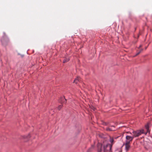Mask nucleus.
Returning <instances> with one entry per match:
<instances>
[{"label": "nucleus", "instance_id": "1", "mask_svg": "<svg viewBox=\"0 0 152 152\" xmlns=\"http://www.w3.org/2000/svg\"><path fill=\"white\" fill-rule=\"evenodd\" d=\"M112 147V145L109 143L103 145L99 143L97 145V151L98 152H107L109 150V152H111Z\"/></svg>", "mask_w": 152, "mask_h": 152}, {"label": "nucleus", "instance_id": "2", "mask_svg": "<svg viewBox=\"0 0 152 152\" xmlns=\"http://www.w3.org/2000/svg\"><path fill=\"white\" fill-rule=\"evenodd\" d=\"M144 129H142L136 131H133L132 133L130 132L129 133L132 134H133V136L134 138V137H138L142 134H144Z\"/></svg>", "mask_w": 152, "mask_h": 152}, {"label": "nucleus", "instance_id": "3", "mask_svg": "<svg viewBox=\"0 0 152 152\" xmlns=\"http://www.w3.org/2000/svg\"><path fill=\"white\" fill-rule=\"evenodd\" d=\"M106 129L107 131H114L115 130V126L113 125H110L109 127H106Z\"/></svg>", "mask_w": 152, "mask_h": 152}, {"label": "nucleus", "instance_id": "4", "mask_svg": "<svg viewBox=\"0 0 152 152\" xmlns=\"http://www.w3.org/2000/svg\"><path fill=\"white\" fill-rule=\"evenodd\" d=\"M130 144L129 142H125V143L123 144V145H125V150L126 151H128L130 148Z\"/></svg>", "mask_w": 152, "mask_h": 152}, {"label": "nucleus", "instance_id": "5", "mask_svg": "<svg viewBox=\"0 0 152 152\" xmlns=\"http://www.w3.org/2000/svg\"><path fill=\"white\" fill-rule=\"evenodd\" d=\"M134 138L133 136H130L129 135H127L126 136V142H129L130 143L131 141H132Z\"/></svg>", "mask_w": 152, "mask_h": 152}, {"label": "nucleus", "instance_id": "6", "mask_svg": "<svg viewBox=\"0 0 152 152\" xmlns=\"http://www.w3.org/2000/svg\"><path fill=\"white\" fill-rule=\"evenodd\" d=\"M145 127L147 130V132L145 133V134H146L147 133H149L150 131L149 129V126L148 124H147L145 126Z\"/></svg>", "mask_w": 152, "mask_h": 152}, {"label": "nucleus", "instance_id": "7", "mask_svg": "<svg viewBox=\"0 0 152 152\" xmlns=\"http://www.w3.org/2000/svg\"><path fill=\"white\" fill-rule=\"evenodd\" d=\"M23 139H28L30 137V136L29 134H28V135H25L22 136Z\"/></svg>", "mask_w": 152, "mask_h": 152}, {"label": "nucleus", "instance_id": "8", "mask_svg": "<svg viewBox=\"0 0 152 152\" xmlns=\"http://www.w3.org/2000/svg\"><path fill=\"white\" fill-rule=\"evenodd\" d=\"M79 78L77 77L74 80L73 83H77V82L79 81Z\"/></svg>", "mask_w": 152, "mask_h": 152}, {"label": "nucleus", "instance_id": "9", "mask_svg": "<svg viewBox=\"0 0 152 152\" xmlns=\"http://www.w3.org/2000/svg\"><path fill=\"white\" fill-rule=\"evenodd\" d=\"M69 59L68 58H65L63 61V63H64L66 62H67L69 61Z\"/></svg>", "mask_w": 152, "mask_h": 152}, {"label": "nucleus", "instance_id": "10", "mask_svg": "<svg viewBox=\"0 0 152 152\" xmlns=\"http://www.w3.org/2000/svg\"><path fill=\"white\" fill-rule=\"evenodd\" d=\"M110 141L112 144H112H113V142H114V140L113 139V138L110 137Z\"/></svg>", "mask_w": 152, "mask_h": 152}, {"label": "nucleus", "instance_id": "11", "mask_svg": "<svg viewBox=\"0 0 152 152\" xmlns=\"http://www.w3.org/2000/svg\"><path fill=\"white\" fill-rule=\"evenodd\" d=\"M4 36L1 39V42H2L3 41L4 39V38L5 37H6L7 38H8L7 37V36L4 33Z\"/></svg>", "mask_w": 152, "mask_h": 152}, {"label": "nucleus", "instance_id": "12", "mask_svg": "<svg viewBox=\"0 0 152 152\" xmlns=\"http://www.w3.org/2000/svg\"><path fill=\"white\" fill-rule=\"evenodd\" d=\"M143 50V49H142L140 50L137 53L135 56H137Z\"/></svg>", "mask_w": 152, "mask_h": 152}, {"label": "nucleus", "instance_id": "13", "mask_svg": "<svg viewBox=\"0 0 152 152\" xmlns=\"http://www.w3.org/2000/svg\"><path fill=\"white\" fill-rule=\"evenodd\" d=\"M143 50V49H142L140 50L137 53L135 56H137Z\"/></svg>", "mask_w": 152, "mask_h": 152}, {"label": "nucleus", "instance_id": "14", "mask_svg": "<svg viewBox=\"0 0 152 152\" xmlns=\"http://www.w3.org/2000/svg\"><path fill=\"white\" fill-rule=\"evenodd\" d=\"M62 107V105H61L58 107V109L59 110H60Z\"/></svg>", "mask_w": 152, "mask_h": 152}, {"label": "nucleus", "instance_id": "15", "mask_svg": "<svg viewBox=\"0 0 152 152\" xmlns=\"http://www.w3.org/2000/svg\"><path fill=\"white\" fill-rule=\"evenodd\" d=\"M91 109L93 110L94 111H95L96 109V108L94 107H91Z\"/></svg>", "mask_w": 152, "mask_h": 152}, {"label": "nucleus", "instance_id": "16", "mask_svg": "<svg viewBox=\"0 0 152 152\" xmlns=\"http://www.w3.org/2000/svg\"><path fill=\"white\" fill-rule=\"evenodd\" d=\"M61 99H62L63 100H64L65 101L66 100V99H65L64 97H62Z\"/></svg>", "mask_w": 152, "mask_h": 152}, {"label": "nucleus", "instance_id": "17", "mask_svg": "<svg viewBox=\"0 0 152 152\" xmlns=\"http://www.w3.org/2000/svg\"><path fill=\"white\" fill-rule=\"evenodd\" d=\"M104 124L105 125H108V123H104Z\"/></svg>", "mask_w": 152, "mask_h": 152}, {"label": "nucleus", "instance_id": "18", "mask_svg": "<svg viewBox=\"0 0 152 152\" xmlns=\"http://www.w3.org/2000/svg\"><path fill=\"white\" fill-rule=\"evenodd\" d=\"M142 47V45H140V46H139L138 48H140V47Z\"/></svg>", "mask_w": 152, "mask_h": 152}, {"label": "nucleus", "instance_id": "19", "mask_svg": "<svg viewBox=\"0 0 152 152\" xmlns=\"http://www.w3.org/2000/svg\"><path fill=\"white\" fill-rule=\"evenodd\" d=\"M60 102L62 103V102H64V101H60Z\"/></svg>", "mask_w": 152, "mask_h": 152}]
</instances>
